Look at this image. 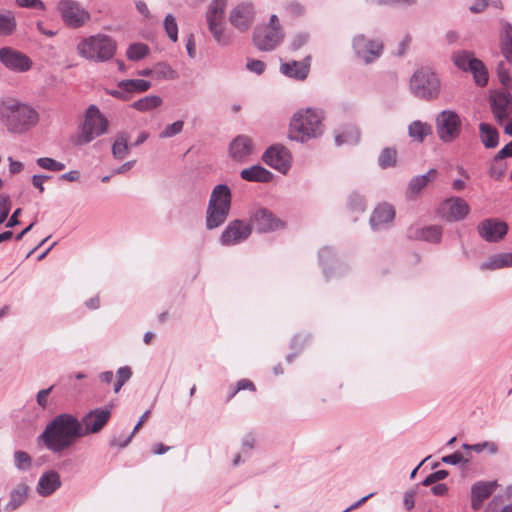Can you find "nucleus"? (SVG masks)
Here are the masks:
<instances>
[{"label":"nucleus","mask_w":512,"mask_h":512,"mask_svg":"<svg viewBox=\"0 0 512 512\" xmlns=\"http://www.w3.org/2000/svg\"><path fill=\"white\" fill-rule=\"evenodd\" d=\"M29 487L24 484H18L9 495V501L5 505L6 511H14L19 508L27 499Z\"/></svg>","instance_id":"obj_31"},{"label":"nucleus","mask_w":512,"mask_h":512,"mask_svg":"<svg viewBox=\"0 0 512 512\" xmlns=\"http://www.w3.org/2000/svg\"><path fill=\"white\" fill-rule=\"evenodd\" d=\"M150 52L148 45L144 43H133L130 44L126 56L131 61H139L145 58Z\"/></svg>","instance_id":"obj_45"},{"label":"nucleus","mask_w":512,"mask_h":512,"mask_svg":"<svg viewBox=\"0 0 512 512\" xmlns=\"http://www.w3.org/2000/svg\"><path fill=\"white\" fill-rule=\"evenodd\" d=\"M436 133L444 143L456 140L462 131V120L454 110H443L436 117Z\"/></svg>","instance_id":"obj_8"},{"label":"nucleus","mask_w":512,"mask_h":512,"mask_svg":"<svg viewBox=\"0 0 512 512\" xmlns=\"http://www.w3.org/2000/svg\"><path fill=\"white\" fill-rule=\"evenodd\" d=\"M118 86L126 90L130 96L133 92H145L151 87V82L144 79H126L118 82Z\"/></svg>","instance_id":"obj_39"},{"label":"nucleus","mask_w":512,"mask_h":512,"mask_svg":"<svg viewBox=\"0 0 512 512\" xmlns=\"http://www.w3.org/2000/svg\"><path fill=\"white\" fill-rule=\"evenodd\" d=\"M284 37L282 29L257 26L252 35L254 46L260 51H273L280 45Z\"/></svg>","instance_id":"obj_11"},{"label":"nucleus","mask_w":512,"mask_h":512,"mask_svg":"<svg viewBox=\"0 0 512 512\" xmlns=\"http://www.w3.org/2000/svg\"><path fill=\"white\" fill-rule=\"evenodd\" d=\"M449 475V472L447 470H438V471H435L431 474H429L423 481H422V485L423 486H430L434 483H437L438 481L440 480H443L445 478H447Z\"/></svg>","instance_id":"obj_55"},{"label":"nucleus","mask_w":512,"mask_h":512,"mask_svg":"<svg viewBox=\"0 0 512 512\" xmlns=\"http://www.w3.org/2000/svg\"><path fill=\"white\" fill-rule=\"evenodd\" d=\"M60 486V475L54 470H49L40 476L36 491L40 496L48 497L60 488Z\"/></svg>","instance_id":"obj_26"},{"label":"nucleus","mask_w":512,"mask_h":512,"mask_svg":"<svg viewBox=\"0 0 512 512\" xmlns=\"http://www.w3.org/2000/svg\"><path fill=\"white\" fill-rule=\"evenodd\" d=\"M348 206L353 211L363 212L366 208L365 199L361 194L353 192L348 198Z\"/></svg>","instance_id":"obj_52"},{"label":"nucleus","mask_w":512,"mask_h":512,"mask_svg":"<svg viewBox=\"0 0 512 512\" xmlns=\"http://www.w3.org/2000/svg\"><path fill=\"white\" fill-rule=\"evenodd\" d=\"M109 122L100 112L96 105H90L85 113V120L81 127V133L78 136L77 143L84 145L90 143L96 137L105 134L108 130Z\"/></svg>","instance_id":"obj_7"},{"label":"nucleus","mask_w":512,"mask_h":512,"mask_svg":"<svg viewBox=\"0 0 512 512\" xmlns=\"http://www.w3.org/2000/svg\"><path fill=\"white\" fill-rule=\"evenodd\" d=\"M438 172L436 169H430L427 173L419 176L413 177L407 188V193L409 196H416L418 193L424 189L432 180H434L437 176Z\"/></svg>","instance_id":"obj_30"},{"label":"nucleus","mask_w":512,"mask_h":512,"mask_svg":"<svg viewBox=\"0 0 512 512\" xmlns=\"http://www.w3.org/2000/svg\"><path fill=\"white\" fill-rule=\"evenodd\" d=\"M441 210L447 221L455 222L464 219L470 212V207L463 198L451 197L443 202Z\"/></svg>","instance_id":"obj_20"},{"label":"nucleus","mask_w":512,"mask_h":512,"mask_svg":"<svg viewBox=\"0 0 512 512\" xmlns=\"http://www.w3.org/2000/svg\"><path fill=\"white\" fill-rule=\"evenodd\" d=\"M15 3L18 7H21V8L39 9V10L46 9L44 2H42L41 0H15Z\"/></svg>","instance_id":"obj_57"},{"label":"nucleus","mask_w":512,"mask_h":512,"mask_svg":"<svg viewBox=\"0 0 512 512\" xmlns=\"http://www.w3.org/2000/svg\"><path fill=\"white\" fill-rule=\"evenodd\" d=\"M410 239H422L430 243H440L442 239V228L437 225H430L423 228H410L408 230Z\"/></svg>","instance_id":"obj_27"},{"label":"nucleus","mask_w":512,"mask_h":512,"mask_svg":"<svg viewBox=\"0 0 512 512\" xmlns=\"http://www.w3.org/2000/svg\"><path fill=\"white\" fill-rule=\"evenodd\" d=\"M508 157H512V142L506 144L501 150H499L494 156V160L500 161Z\"/></svg>","instance_id":"obj_63"},{"label":"nucleus","mask_w":512,"mask_h":512,"mask_svg":"<svg viewBox=\"0 0 512 512\" xmlns=\"http://www.w3.org/2000/svg\"><path fill=\"white\" fill-rule=\"evenodd\" d=\"M318 258L327 280L341 275L346 270L345 265L339 263L336 259L335 252L331 247L325 246L321 248L318 253Z\"/></svg>","instance_id":"obj_18"},{"label":"nucleus","mask_w":512,"mask_h":512,"mask_svg":"<svg viewBox=\"0 0 512 512\" xmlns=\"http://www.w3.org/2000/svg\"><path fill=\"white\" fill-rule=\"evenodd\" d=\"M0 62L8 70L17 73L27 72L32 67L31 59L12 47L0 48Z\"/></svg>","instance_id":"obj_14"},{"label":"nucleus","mask_w":512,"mask_h":512,"mask_svg":"<svg viewBox=\"0 0 512 512\" xmlns=\"http://www.w3.org/2000/svg\"><path fill=\"white\" fill-rule=\"evenodd\" d=\"M394 218V208L387 203H382L373 210L369 223L373 231H380L387 229L393 222Z\"/></svg>","instance_id":"obj_22"},{"label":"nucleus","mask_w":512,"mask_h":512,"mask_svg":"<svg viewBox=\"0 0 512 512\" xmlns=\"http://www.w3.org/2000/svg\"><path fill=\"white\" fill-rule=\"evenodd\" d=\"M57 9L64 23L72 28H79L90 19L89 12L74 0H60Z\"/></svg>","instance_id":"obj_10"},{"label":"nucleus","mask_w":512,"mask_h":512,"mask_svg":"<svg viewBox=\"0 0 512 512\" xmlns=\"http://www.w3.org/2000/svg\"><path fill=\"white\" fill-rule=\"evenodd\" d=\"M184 122L182 120L175 121L172 124L167 125L159 134V138H171L182 132Z\"/></svg>","instance_id":"obj_50"},{"label":"nucleus","mask_w":512,"mask_h":512,"mask_svg":"<svg viewBox=\"0 0 512 512\" xmlns=\"http://www.w3.org/2000/svg\"><path fill=\"white\" fill-rule=\"evenodd\" d=\"M481 142L487 149L495 148L499 144V132L492 125L482 122L479 124Z\"/></svg>","instance_id":"obj_34"},{"label":"nucleus","mask_w":512,"mask_h":512,"mask_svg":"<svg viewBox=\"0 0 512 512\" xmlns=\"http://www.w3.org/2000/svg\"><path fill=\"white\" fill-rule=\"evenodd\" d=\"M505 267H512V253L510 252L495 254L480 265L481 270H497Z\"/></svg>","instance_id":"obj_35"},{"label":"nucleus","mask_w":512,"mask_h":512,"mask_svg":"<svg viewBox=\"0 0 512 512\" xmlns=\"http://www.w3.org/2000/svg\"><path fill=\"white\" fill-rule=\"evenodd\" d=\"M254 150L253 141L246 135H238L229 146L230 157L236 161H243Z\"/></svg>","instance_id":"obj_25"},{"label":"nucleus","mask_w":512,"mask_h":512,"mask_svg":"<svg viewBox=\"0 0 512 512\" xmlns=\"http://www.w3.org/2000/svg\"><path fill=\"white\" fill-rule=\"evenodd\" d=\"M11 209V201L8 195H0V224L8 217Z\"/></svg>","instance_id":"obj_56"},{"label":"nucleus","mask_w":512,"mask_h":512,"mask_svg":"<svg viewBox=\"0 0 512 512\" xmlns=\"http://www.w3.org/2000/svg\"><path fill=\"white\" fill-rule=\"evenodd\" d=\"M116 41L105 34H96L82 39L77 45L78 54L96 63L110 60L116 52Z\"/></svg>","instance_id":"obj_5"},{"label":"nucleus","mask_w":512,"mask_h":512,"mask_svg":"<svg viewBox=\"0 0 512 512\" xmlns=\"http://www.w3.org/2000/svg\"><path fill=\"white\" fill-rule=\"evenodd\" d=\"M17 27V22L13 12H0V36L11 35Z\"/></svg>","instance_id":"obj_42"},{"label":"nucleus","mask_w":512,"mask_h":512,"mask_svg":"<svg viewBox=\"0 0 512 512\" xmlns=\"http://www.w3.org/2000/svg\"><path fill=\"white\" fill-rule=\"evenodd\" d=\"M164 28L169 39L172 42H176L178 40V25L173 15H166L164 19Z\"/></svg>","instance_id":"obj_49"},{"label":"nucleus","mask_w":512,"mask_h":512,"mask_svg":"<svg viewBox=\"0 0 512 512\" xmlns=\"http://www.w3.org/2000/svg\"><path fill=\"white\" fill-rule=\"evenodd\" d=\"M452 60L454 65L464 72H468L473 65L478 64V58L474 57L473 53L467 50L454 52Z\"/></svg>","instance_id":"obj_36"},{"label":"nucleus","mask_w":512,"mask_h":512,"mask_svg":"<svg viewBox=\"0 0 512 512\" xmlns=\"http://www.w3.org/2000/svg\"><path fill=\"white\" fill-rule=\"evenodd\" d=\"M491 111L498 124L509 116L512 111V96L506 91L497 92L490 97Z\"/></svg>","instance_id":"obj_21"},{"label":"nucleus","mask_w":512,"mask_h":512,"mask_svg":"<svg viewBox=\"0 0 512 512\" xmlns=\"http://www.w3.org/2000/svg\"><path fill=\"white\" fill-rule=\"evenodd\" d=\"M487 450L491 455H495L499 451V447L495 442L492 441H483L480 443L473 444V451L476 453H481L484 450Z\"/></svg>","instance_id":"obj_53"},{"label":"nucleus","mask_w":512,"mask_h":512,"mask_svg":"<svg viewBox=\"0 0 512 512\" xmlns=\"http://www.w3.org/2000/svg\"><path fill=\"white\" fill-rule=\"evenodd\" d=\"M240 176L248 182L268 183L273 179V173L260 165H253L243 169Z\"/></svg>","instance_id":"obj_29"},{"label":"nucleus","mask_w":512,"mask_h":512,"mask_svg":"<svg viewBox=\"0 0 512 512\" xmlns=\"http://www.w3.org/2000/svg\"><path fill=\"white\" fill-rule=\"evenodd\" d=\"M111 417V411L108 408H96L85 414L80 420L82 423L83 437L91 433L100 432Z\"/></svg>","instance_id":"obj_16"},{"label":"nucleus","mask_w":512,"mask_h":512,"mask_svg":"<svg viewBox=\"0 0 512 512\" xmlns=\"http://www.w3.org/2000/svg\"><path fill=\"white\" fill-rule=\"evenodd\" d=\"M441 461L448 465H461L462 467H466L469 463V459L465 458L463 454L459 451H456L450 455L443 456Z\"/></svg>","instance_id":"obj_51"},{"label":"nucleus","mask_w":512,"mask_h":512,"mask_svg":"<svg viewBox=\"0 0 512 512\" xmlns=\"http://www.w3.org/2000/svg\"><path fill=\"white\" fill-rule=\"evenodd\" d=\"M352 48L356 56L365 64L373 63L383 53V43L380 40L369 39L363 34L353 38Z\"/></svg>","instance_id":"obj_9"},{"label":"nucleus","mask_w":512,"mask_h":512,"mask_svg":"<svg viewBox=\"0 0 512 512\" xmlns=\"http://www.w3.org/2000/svg\"><path fill=\"white\" fill-rule=\"evenodd\" d=\"M255 439L251 434H247L242 439V453L246 454L254 448Z\"/></svg>","instance_id":"obj_64"},{"label":"nucleus","mask_w":512,"mask_h":512,"mask_svg":"<svg viewBox=\"0 0 512 512\" xmlns=\"http://www.w3.org/2000/svg\"><path fill=\"white\" fill-rule=\"evenodd\" d=\"M249 223L260 233L274 231L283 226V222L266 208L256 209L252 213Z\"/></svg>","instance_id":"obj_17"},{"label":"nucleus","mask_w":512,"mask_h":512,"mask_svg":"<svg viewBox=\"0 0 512 512\" xmlns=\"http://www.w3.org/2000/svg\"><path fill=\"white\" fill-rule=\"evenodd\" d=\"M232 203L231 189L226 184L216 185L210 194L206 209L205 225L208 230H213L225 223Z\"/></svg>","instance_id":"obj_4"},{"label":"nucleus","mask_w":512,"mask_h":512,"mask_svg":"<svg viewBox=\"0 0 512 512\" xmlns=\"http://www.w3.org/2000/svg\"><path fill=\"white\" fill-rule=\"evenodd\" d=\"M246 68L257 75H261L265 71L266 64L261 60L248 59Z\"/></svg>","instance_id":"obj_59"},{"label":"nucleus","mask_w":512,"mask_h":512,"mask_svg":"<svg viewBox=\"0 0 512 512\" xmlns=\"http://www.w3.org/2000/svg\"><path fill=\"white\" fill-rule=\"evenodd\" d=\"M36 163L42 169H46L53 172L62 171L65 169V164L59 161H56L50 157H41L36 160Z\"/></svg>","instance_id":"obj_48"},{"label":"nucleus","mask_w":512,"mask_h":512,"mask_svg":"<svg viewBox=\"0 0 512 512\" xmlns=\"http://www.w3.org/2000/svg\"><path fill=\"white\" fill-rule=\"evenodd\" d=\"M497 487L496 481H478L471 486V508L475 511L481 509L485 500H487Z\"/></svg>","instance_id":"obj_24"},{"label":"nucleus","mask_w":512,"mask_h":512,"mask_svg":"<svg viewBox=\"0 0 512 512\" xmlns=\"http://www.w3.org/2000/svg\"><path fill=\"white\" fill-rule=\"evenodd\" d=\"M440 88L438 76L428 67L418 69L410 79L412 94L422 100L431 101L438 98Z\"/></svg>","instance_id":"obj_6"},{"label":"nucleus","mask_w":512,"mask_h":512,"mask_svg":"<svg viewBox=\"0 0 512 512\" xmlns=\"http://www.w3.org/2000/svg\"><path fill=\"white\" fill-rule=\"evenodd\" d=\"M497 76L502 85H509L511 78L509 75V69L505 66L504 62H500L497 65Z\"/></svg>","instance_id":"obj_58"},{"label":"nucleus","mask_w":512,"mask_h":512,"mask_svg":"<svg viewBox=\"0 0 512 512\" xmlns=\"http://www.w3.org/2000/svg\"><path fill=\"white\" fill-rule=\"evenodd\" d=\"M82 437L80 420L73 414L61 413L47 423L43 432L37 436L36 442L53 454H60Z\"/></svg>","instance_id":"obj_1"},{"label":"nucleus","mask_w":512,"mask_h":512,"mask_svg":"<svg viewBox=\"0 0 512 512\" xmlns=\"http://www.w3.org/2000/svg\"><path fill=\"white\" fill-rule=\"evenodd\" d=\"M431 134L432 126L427 122L415 120L408 125V136L414 142L422 143Z\"/></svg>","instance_id":"obj_32"},{"label":"nucleus","mask_w":512,"mask_h":512,"mask_svg":"<svg viewBox=\"0 0 512 512\" xmlns=\"http://www.w3.org/2000/svg\"><path fill=\"white\" fill-rule=\"evenodd\" d=\"M133 436L134 435H132V433H130V435H128L127 437H125L123 439H118L117 437H112L109 440V445L111 447H119L120 449L125 448L130 443Z\"/></svg>","instance_id":"obj_62"},{"label":"nucleus","mask_w":512,"mask_h":512,"mask_svg":"<svg viewBox=\"0 0 512 512\" xmlns=\"http://www.w3.org/2000/svg\"><path fill=\"white\" fill-rule=\"evenodd\" d=\"M2 121L11 133L21 134L38 123V112L28 104L9 101L1 109Z\"/></svg>","instance_id":"obj_3"},{"label":"nucleus","mask_w":512,"mask_h":512,"mask_svg":"<svg viewBox=\"0 0 512 512\" xmlns=\"http://www.w3.org/2000/svg\"><path fill=\"white\" fill-rule=\"evenodd\" d=\"M397 164V151L395 148L386 147L378 156V165L381 169L395 167Z\"/></svg>","instance_id":"obj_43"},{"label":"nucleus","mask_w":512,"mask_h":512,"mask_svg":"<svg viewBox=\"0 0 512 512\" xmlns=\"http://www.w3.org/2000/svg\"><path fill=\"white\" fill-rule=\"evenodd\" d=\"M53 388H54V386L52 385L47 389H42V390L38 391V393L36 395V402L42 409H45L47 407V405H48L47 397L52 392Z\"/></svg>","instance_id":"obj_61"},{"label":"nucleus","mask_w":512,"mask_h":512,"mask_svg":"<svg viewBox=\"0 0 512 512\" xmlns=\"http://www.w3.org/2000/svg\"><path fill=\"white\" fill-rule=\"evenodd\" d=\"M32 458L25 451H15L14 452V465L18 470L26 471L31 467Z\"/></svg>","instance_id":"obj_46"},{"label":"nucleus","mask_w":512,"mask_h":512,"mask_svg":"<svg viewBox=\"0 0 512 512\" xmlns=\"http://www.w3.org/2000/svg\"><path fill=\"white\" fill-rule=\"evenodd\" d=\"M360 141V131L353 124H346L335 131V143L337 146L344 144L356 145Z\"/></svg>","instance_id":"obj_28"},{"label":"nucleus","mask_w":512,"mask_h":512,"mask_svg":"<svg viewBox=\"0 0 512 512\" xmlns=\"http://www.w3.org/2000/svg\"><path fill=\"white\" fill-rule=\"evenodd\" d=\"M500 49L504 58L512 63V24L508 21L502 22Z\"/></svg>","instance_id":"obj_33"},{"label":"nucleus","mask_w":512,"mask_h":512,"mask_svg":"<svg viewBox=\"0 0 512 512\" xmlns=\"http://www.w3.org/2000/svg\"><path fill=\"white\" fill-rule=\"evenodd\" d=\"M155 73L158 77L165 79H173L175 77V71L167 63L160 62L155 66Z\"/></svg>","instance_id":"obj_54"},{"label":"nucleus","mask_w":512,"mask_h":512,"mask_svg":"<svg viewBox=\"0 0 512 512\" xmlns=\"http://www.w3.org/2000/svg\"><path fill=\"white\" fill-rule=\"evenodd\" d=\"M162 104L161 97L157 95L145 96L131 104V107L139 112H148L158 108Z\"/></svg>","instance_id":"obj_40"},{"label":"nucleus","mask_w":512,"mask_h":512,"mask_svg":"<svg viewBox=\"0 0 512 512\" xmlns=\"http://www.w3.org/2000/svg\"><path fill=\"white\" fill-rule=\"evenodd\" d=\"M292 156L282 144L269 146L262 155V161L271 168L286 174L291 167Z\"/></svg>","instance_id":"obj_12"},{"label":"nucleus","mask_w":512,"mask_h":512,"mask_svg":"<svg viewBox=\"0 0 512 512\" xmlns=\"http://www.w3.org/2000/svg\"><path fill=\"white\" fill-rule=\"evenodd\" d=\"M311 56H306L302 61L292 60L281 63L280 72L288 78L303 81L310 71Z\"/></svg>","instance_id":"obj_23"},{"label":"nucleus","mask_w":512,"mask_h":512,"mask_svg":"<svg viewBox=\"0 0 512 512\" xmlns=\"http://www.w3.org/2000/svg\"><path fill=\"white\" fill-rule=\"evenodd\" d=\"M252 233L250 223L241 219H235L228 223L220 236V243L223 246L238 245L249 238Z\"/></svg>","instance_id":"obj_13"},{"label":"nucleus","mask_w":512,"mask_h":512,"mask_svg":"<svg viewBox=\"0 0 512 512\" xmlns=\"http://www.w3.org/2000/svg\"><path fill=\"white\" fill-rule=\"evenodd\" d=\"M477 231L479 236L486 242L496 243L507 234L508 225L497 218H488L478 224Z\"/></svg>","instance_id":"obj_15"},{"label":"nucleus","mask_w":512,"mask_h":512,"mask_svg":"<svg viewBox=\"0 0 512 512\" xmlns=\"http://www.w3.org/2000/svg\"><path fill=\"white\" fill-rule=\"evenodd\" d=\"M308 38H309V36L306 33H299V34L295 35L290 44V49L292 51L299 50L302 46H304L308 42Z\"/></svg>","instance_id":"obj_60"},{"label":"nucleus","mask_w":512,"mask_h":512,"mask_svg":"<svg viewBox=\"0 0 512 512\" xmlns=\"http://www.w3.org/2000/svg\"><path fill=\"white\" fill-rule=\"evenodd\" d=\"M129 135L126 132H120L116 135L112 145V155L116 160H123L130 153L128 145Z\"/></svg>","instance_id":"obj_37"},{"label":"nucleus","mask_w":512,"mask_h":512,"mask_svg":"<svg viewBox=\"0 0 512 512\" xmlns=\"http://www.w3.org/2000/svg\"><path fill=\"white\" fill-rule=\"evenodd\" d=\"M472 73L474 82L477 86L484 87L488 83V71L484 63L478 59V64L473 65L468 71Z\"/></svg>","instance_id":"obj_44"},{"label":"nucleus","mask_w":512,"mask_h":512,"mask_svg":"<svg viewBox=\"0 0 512 512\" xmlns=\"http://www.w3.org/2000/svg\"><path fill=\"white\" fill-rule=\"evenodd\" d=\"M228 0H213L206 12V20L207 22L216 21L222 22L224 17V11L227 5Z\"/></svg>","instance_id":"obj_41"},{"label":"nucleus","mask_w":512,"mask_h":512,"mask_svg":"<svg viewBox=\"0 0 512 512\" xmlns=\"http://www.w3.org/2000/svg\"><path fill=\"white\" fill-rule=\"evenodd\" d=\"M324 113L320 109L306 108L297 111L290 122L289 139L304 143L322 135Z\"/></svg>","instance_id":"obj_2"},{"label":"nucleus","mask_w":512,"mask_h":512,"mask_svg":"<svg viewBox=\"0 0 512 512\" xmlns=\"http://www.w3.org/2000/svg\"><path fill=\"white\" fill-rule=\"evenodd\" d=\"M254 6L251 3H241L230 12L229 21L239 31H247L254 21Z\"/></svg>","instance_id":"obj_19"},{"label":"nucleus","mask_w":512,"mask_h":512,"mask_svg":"<svg viewBox=\"0 0 512 512\" xmlns=\"http://www.w3.org/2000/svg\"><path fill=\"white\" fill-rule=\"evenodd\" d=\"M208 23L209 31L212 33L214 40L221 46H228L232 42L231 36L226 33L222 22L210 21Z\"/></svg>","instance_id":"obj_38"},{"label":"nucleus","mask_w":512,"mask_h":512,"mask_svg":"<svg viewBox=\"0 0 512 512\" xmlns=\"http://www.w3.org/2000/svg\"><path fill=\"white\" fill-rule=\"evenodd\" d=\"M132 370L129 366L120 367L116 372V382L114 384V392L118 393L122 386L130 380Z\"/></svg>","instance_id":"obj_47"}]
</instances>
